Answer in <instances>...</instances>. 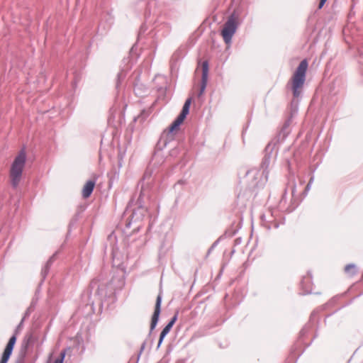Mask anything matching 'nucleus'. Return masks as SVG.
<instances>
[{
    "instance_id": "obj_1",
    "label": "nucleus",
    "mask_w": 363,
    "mask_h": 363,
    "mask_svg": "<svg viewBox=\"0 0 363 363\" xmlns=\"http://www.w3.org/2000/svg\"><path fill=\"white\" fill-rule=\"evenodd\" d=\"M308 69V62L303 60L301 62L293 74L291 82L294 97H298L306 80V73Z\"/></svg>"
},
{
    "instance_id": "obj_2",
    "label": "nucleus",
    "mask_w": 363,
    "mask_h": 363,
    "mask_svg": "<svg viewBox=\"0 0 363 363\" xmlns=\"http://www.w3.org/2000/svg\"><path fill=\"white\" fill-rule=\"evenodd\" d=\"M23 177V152L20 151L13 162L9 172V179L13 187L16 188Z\"/></svg>"
},
{
    "instance_id": "obj_3",
    "label": "nucleus",
    "mask_w": 363,
    "mask_h": 363,
    "mask_svg": "<svg viewBox=\"0 0 363 363\" xmlns=\"http://www.w3.org/2000/svg\"><path fill=\"white\" fill-rule=\"evenodd\" d=\"M238 23V16L233 13L224 24L221 30V35L227 44L231 42L232 37L237 30Z\"/></svg>"
},
{
    "instance_id": "obj_4",
    "label": "nucleus",
    "mask_w": 363,
    "mask_h": 363,
    "mask_svg": "<svg viewBox=\"0 0 363 363\" xmlns=\"http://www.w3.org/2000/svg\"><path fill=\"white\" fill-rule=\"evenodd\" d=\"M191 104V98L187 99L183 106L182 112L176 118V120L172 123V124L170 125L169 128V132L172 133L179 129V125L184 122V119L186 118V116L189 112Z\"/></svg>"
},
{
    "instance_id": "obj_5",
    "label": "nucleus",
    "mask_w": 363,
    "mask_h": 363,
    "mask_svg": "<svg viewBox=\"0 0 363 363\" xmlns=\"http://www.w3.org/2000/svg\"><path fill=\"white\" fill-rule=\"evenodd\" d=\"M16 335H13L10 338L9 342L7 343V345L4 349V351L2 354L1 359L0 360V363H7V362L9 361V357L12 353V351H13V347L16 344Z\"/></svg>"
},
{
    "instance_id": "obj_6",
    "label": "nucleus",
    "mask_w": 363,
    "mask_h": 363,
    "mask_svg": "<svg viewBox=\"0 0 363 363\" xmlns=\"http://www.w3.org/2000/svg\"><path fill=\"white\" fill-rule=\"evenodd\" d=\"M161 303H162V297L160 295H158L157 297V300H156V303H155V311H154V313L152 315V320H151V329L153 330L157 323V321H158V319H159V316H160V307H161Z\"/></svg>"
},
{
    "instance_id": "obj_7",
    "label": "nucleus",
    "mask_w": 363,
    "mask_h": 363,
    "mask_svg": "<svg viewBox=\"0 0 363 363\" xmlns=\"http://www.w3.org/2000/svg\"><path fill=\"white\" fill-rule=\"evenodd\" d=\"M208 63L207 61H204L202 63V82L201 86V90L200 93L199 94V96H201L207 84V79H208Z\"/></svg>"
},
{
    "instance_id": "obj_8",
    "label": "nucleus",
    "mask_w": 363,
    "mask_h": 363,
    "mask_svg": "<svg viewBox=\"0 0 363 363\" xmlns=\"http://www.w3.org/2000/svg\"><path fill=\"white\" fill-rule=\"evenodd\" d=\"M95 184L96 182L92 180H89L84 184L82 190V195L84 199H88L91 196Z\"/></svg>"
},
{
    "instance_id": "obj_9",
    "label": "nucleus",
    "mask_w": 363,
    "mask_h": 363,
    "mask_svg": "<svg viewBox=\"0 0 363 363\" xmlns=\"http://www.w3.org/2000/svg\"><path fill=\"white\" fill-rule=\"evenodd\" d=\"M177 319V313L173 316L172 320L169 322V323L164 328V329L161 332L160 335V340H159L158 345H160L162 343L164 337L170 331L171 328H172V326L175 323Z\"/></svg>"
},
{
    "instance_id": "obj_10",
    "label": "nucleus",
    "mask_w": 363,
    "mask_h": 363,
    "mask_svg": "<svg viewBox=\"0 0 363 363\" xmlns=\"http://www.w3.org/2000/svg\"><path fill=\"white\" fill-rule=\"evenodd\" d=\"M357 267L354 264H347L345 267V272L349 277L354 276L357 273Z\"/></svg>"
},
{
    "instance_id": "obj_11",
    "label": "nucleus",
    "mask_w": 363,
    "mask_h": 363,
    "mask_svg": "<svg viewBox=\"0 0 363 363\" xmlns=\"http://www.w3.org/2000/svg\"><path fill=\"white\" fill-rule=\"evenodd\" d=\"M65 355H66L65 351L61 352L60 357L55 359L54 363H63Z\"/></svg>"
},
{
    "instance_id": "obj_12",
    "label": "nucleus",
    "mask_w": 363,
    "mask_h": 363,
    "mask_svg": "<svg viewBox=\"0 0 363 363\" xmlns=\"http://www.w3.org/2000/svg\"><path fill=\"white\" fill-rule=\"evenodd\" d=\"M326 1H327V0H320L319 2L318 9H322Z\"/></svg>"
},
{
    "instance_id": "obj_13",
    "label": "nucleus",
    "mask_w": 363,
    "mask_h": 363,
    "mask_svg": "<svg viewBox=\"0 0 363 363\" xmlns=\"http://www.w3.org/2000/svg\"><path fill=\"white\" fill-rule=\"evenodd\" d=\"M311 281V279L309 277H304L303 280V283H305V282H310Z\"/></svg>"
}]
</instances>
